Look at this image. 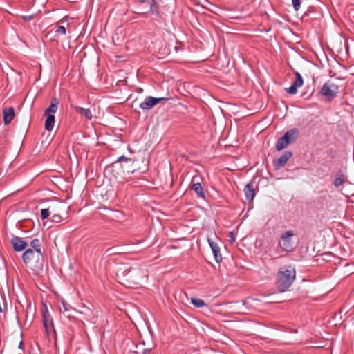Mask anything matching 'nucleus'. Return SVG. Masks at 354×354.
Listing matches in <instances>:
<instances>
[{"mask_svg": "<svg viewBox=\"0 0 354 354\" xmlns=\"http://www.w3.org/2000/svg\"><path fill=\"white\" fill-rule=\"evenodd\" d=\"M295 270L291 266L281 268L277 273L278 288H289L295 279Z\"/></svg>", "mask_w": 354, "mask_h": 354, "instance_id": "nucleus-1", "label": "nucleus"}, {"mask_svg": "<svg viewBox=\"0 0 354 354\" xmlns=\"http://www.w3.org/2000/svg\"><path fill=\"white\" fill-rule=\"evenodd\" d=\"M23 261L26 268L31 270L34 274H38L42 270V254H26V250L22 255Z\"/></svg>", "mask_w": 354, "mask_h": 354, "instance_id": "nucleus-2", "label": "nucleus"}, {"mask_svg": "<svg viewBox=\"0 0 354 354\" xmlns=\"http://www.w3.org/2000/svg\"><path fill=\"white\" fill-rule=\"evenodd\" d=\"M338 92L339 86L330 81H327L323 84L319 93L326 97L328 101H331L337 96Z\"/></svg>", "mask_w": 354, "mask_h": 354, "instance_id": "nucleus-3", "label": "nucleus"}, {"mask_svg": "<svg viewBox=\"0 0 354 354\" xmlns=\"http://www.w3.org/2000/svg\"><path fill=\"white\" fill-rule=\"evenodd\" d=\"M44 308L42 309V322L44 327L45 328L46 335L48 337L50 335H53L55 333L53 327V321L50 315V313L47 308V306L44 304Z\"/></svg>", "mask_w": 354, "mask_h": 354, "instance_id": "nucleus-4", "label": "nucleus"}, {"mask_svg": "<svg viewBox=\"0 0 354 354\" xmlns=\"http://www.w3.org/2000/svg\"><path fill=\"white\" fill-rule=\"evenodd\" d=\"M295 235L292 230H288L281 235V242L279 245L283 250L291 252L293 250V243L292 237Z\"/></svg>", "mask_w": 354, "mask_h": 354, "instance_id": "nucleus-5", "label": "nucleus"}, {"mask_svg": "<svg viewBox=\"0 0 354 354\" xmlns=\"http://www.w3.org/2000/svg\"><path fill=\"white\" fill-rule=\"evenodd\" d=\"M167 97H153L151 96L147 97L145 100L140 104V108L143 111H148L152 109L155 105L162 102L168 101Z\"/></svg>", "mask_w": 354, "mask_h": 354, "instance_id": "nucleus-6", "label": "nucleus"}, {"mask_svg": "<svg viewBox=\"0 0 354 354\" xmlns=\"http://www.w3.org/2000/svg\"><path fill=\"white\" fill-rule=\"evenodd\" d=\"M292 153L290 151H285L279 158L273 160V166L275 169L278 170L283 167L288 161L292 158Z\"/></svg>", "mask_w": 354, "mask_h": 354, "instance_id": "nucleus-7", "label": "nucleus"}, {"mask_svg": "<svg viewBox=\"0 0 354 354\" xmlns=\"http://www.w3.org/2000/svg\"><path fill=\"white\" fill-rule=\"evenodd\" d=\"M295 80L293 84L290 87L285 88V91L291 95L296 94L297 93V88L301 87L304 84V80L301 74L298 71H295Z\"/></svg>", "mask_w": 354, "mask_h": 354, "instance_id": "nucleus-8", "label": "nucleus"}, {"mask_svg": "<svg viewBox=\"0 0 354 354\" xmlns=\"http://www.w3.org/2000/svg\"><path fill=\"white\" fill-rule=\"evenodd\" d=\"M10 243L12 245L14 250L16 252H21L25 250L26 248L28 245V241L17 236H14L11 239Z\"/></svg>", "mask_w": 354, "mask_h": 354, "instance_id": "nucleus-9", "label": "nucleus"}, {"mask_svg": "<svg viewBox=\"0 0 354 354\" xmlns=\"http://www.w3.org/2000/svg\"><path fill=\"white\" fill-rule=\"evenodd\" d=\"M198 180V176H195L192 178L191 189L196 192L198 197L204 198L205 195L203 192V189L201 186V184Z\"/></svg>", "mask_w": 354, "mask_h": 354, "instance_id": "nucleus-10", "label": "nucleus"}, {"mask_svg": "<svg viewBox=\"0 0 354 354\" xmlns=\"http://www.w3.org/2000/svg\"><path fill=\"white\" fill-rule=\"evenodd\" d=\"M32 248L26 250V254H42L41 241L38 239H34L28 243Z\"/></svg>", "mask_w": 354, "mask_h": 354, "instance_id": "nucleus-11", "label": "nucleus"}, {"mask_svg": "<svg viewBox=\"0 0 354 354\" xmlns=\"http://www.w3.org/2000/svg\"><path fill=\"white\" fill-rule=\"evenodd\" d=\"M207 241L212 249L216 262L220 263L222 261V255L218 245L211 239H208Z\"/></svg>", "mask_w": 354, "mask_h": 354, "instance_id": "nucleus-12", "label": "nucleus"}, {"mask_svg": "<svg viewBox=\"0 0 354 354\" xmlns=\"http://www.w3.org/2000/svg\"><path fill=\"white\" fill-rule=\"evenodd\" d=\"M298 136V130L293 128L285 133L282 136L283 139L285 140L288 145L294 142Z\"/></svg>", "mask_w": 354, "mask_h": 354, "instance_id": "nucleus-13", "label": "nucleus"}, {"mask_svg": "<svg viewBox=\"0 0 354 354\" xmlns=\"http://www.w3.org/2000/svg\"><path fill=\"white\" fill-rule=\"evenodd\" d=\"M244 193L245 198L248 201H251L254 199L256 194L253 183L250 182L245 186Z\"/></svg>", "mask_w": 354, "mask_h": 354, "instance_id": "nucleus-14", "label": "nucleus"}, {"mask_svg": "<svg viewBox=\"0 0 354 354\" xmlns=\"http://www.w3.org/2000/svg\"><path fill=\"white\" fill-rule=\"evenodd\" d=\"M3 122L8 124L13 120L15 116V111L12 107L4 108L3 110Z\"/></svg>", "mask_w": 354, "mask_h": 354, "instance_id": "nucleus-15", "label": "nucleus"}, {"mask_svg": "<svg viewBox=\"0 0 354 354\" xmlns=\"http://www.w3.org/2000/svg\"><path fill=\"white\" fill-rule=\"evenodd\" d=\"M59 100L56 97H53L50 106L45 110L44 115H54L57 111Z\"/></svg>", "mask_w": 354, "mask_h": 354, "instance_id": "nucleus-16", "label": "nucleus"}, {"mask_svg": "<svg viewBox=\"0 0 354 354\" xmlns=\"http://www.w3.org/2000/svg\"><path fill=\"white\" fill-rule=\"evenodd\" d=\"M346 181H347V176L342 174L341 171H339L335 176L333 184L336 187H339Z\"/></svg>", "mask_w": 354, "mask_h": 354, "instance_id": "nucleus-17", "label": "nucleus"}, {"mask_svg": "<svg viewBox=\"0 0 354 354\" xmlns=\"http://www.w3.org/2000/svg\"><path fill=\"white\" fill-rule=\"evenodd\" d=\"M73 109L76 113L85 117L86 119L91 120L92 118L93 115L89 109H85L80 106H74Z\"/></svg>", "mask_w": 354, "mask_h": 354, "instance_id": "nucleus-18", "label": "nucleus"}, {"mask_svg": "<svg viewBox=\"0 0 354 354\" xmlns=\"http://www.w3.org/2000/svg\"><path fill=\"white\" fill-rule=\"evenodd\" d=\"M160 3H164V0H152V2L150 5V11L151 13L157 17L159 16L158 9V8L160 5Z\"/></svg>", "mask_w": 354, "mask_h": 354, "instance_id": "nucleus-19", "label": "nucleus"}, {"mask_svg": "<svg viewBox=\"0 0 354 354\" xmlns=\"http://www.w3.org/2000/svg\"><path fill=\"white\" fill-rule=\"evenodd\" d=\"M46 120L45 122V129L50 131L54 127L55 118L54 115H46Z\"/></svg>", "mask_w": 354, "mask_h": 354, "instance_id": "nucleus-20", "label": "nucleus"}, {"mask_svg": "<svg viewBox=\"0 0 354 354\" xmlns=\"http://www.w3.org/2000/svg\"><path fill=\"white\" fill-rule=\"evenodd\" d=\"M288 145H289L288 144V142L285 140H283L282 137H281L277 140L275 148L277 151H280L286 149Z\"/></svg>", "mask_w": 354, "mask_h": 354, "instance_id": "nucleus-21", "label": "nucleus"}, {"mask_svg": "<svg viewBox=\"0 0 354 354\" xmlns=\"http://www.w3.org/2000/svg\"><path fill=\"white\" fill-rule=\"evenodd\" d=\"M190 301L192 304L196 308H202L206 306L203 300L197 297H192L190 299Z\"/></svg>", "mask_w": 354, "mask_h": 354, "instance_id": "nucleus-22", "label": "nucleus"}, {"mask_svg": "<svg viewBox=\"0 0 354 354\" xmlns=\"http://www.w3.org/2000/svg\"><path fill=\"white\" fill-rule=\"evenodd\" d=\"M131 267H127L125 266H120L118 269L117 274L125 276L129 273V272L131 271Z\"/></svg>", "mask_w": 354, "mask_h": 354, "instance_id": "nucleus-23", "label": "nucleus"}, {"mask_svg": "<svg viewBox=\"0 0 354 354\" xmlns=\"http://www.w3.org/2000/svg\"><path fill=\"white\" fill-rule=\"evenodd\" d=\"M52 208L48 207L46 209H42L41 210V217L43 220L46 219L49 215L53 212L52 210H50Z\"/></svg>", "mask_w": 354, "mask_h": 354, "instance_id": "nucleus-24", "label": "nucleus"}, {"mask_svg": "<svg viewBox=\"0 0 354 354\" xmlns=\"http://www.w3.org/2000/svg\"><path fill=\"white\" fill-rule=\"evenodd\" d=\"M51 221L55 223H60L62 221V218L59 214L54 213L51 217Z\"/></svg>", "mask_w": 354, "mask_h": 354, "instance_id": "nucleus-25", "label": "nucleus"}, {"mask_svg": "<svg viewBox=\"0 0 354 354\" xmlns=\"http://www.w3.org/2000/svg\"><path fill=\"white\" fill-rule=\"evenodd\" d=\"M301 0H292V3L294 9L297 11L300 8Z\"/></svg>", "mask_w": 354, "mask_h": 354, "instance_id": "nucleus-26", "label": "nucleus"}, {"mask_svg": "<svg viewBox=\"0 0 354 354\" xmlns=\"http://www.w3.org/2000/svg\"><path fill=\"white\" fill-rule=\"evenodd\" d=\"M55 32H56V33L60 34L62 35H65L66 33V28L63 26H58Z\"/></svg>", "mask_w": 354, "mask_h": 354, "instance_id": "nucleus-27", "label": "nucleus"}, {"mask_svg": "<svg viewBox=\"0 0 354 354\" xmlns=\"http://www.w3.org/2000/svg\"><path fill=\"white\" fill-rule=\"evenodd\" d=\"M132 160L131 158H127L124 156H120L117 158L115 163L117 162H131Z\"/></svg>", "mask_w": 354, "mask_h": 354, "instance_id": "nucleus-28", "label": "nucleus"}, {"mask_svg": "<svg viewBox=\"0 0 354 354\" xmlns=\"http://www.w3.org/2000/svg\"><path fill=\"white\" fill-rule=\"evenodd\" d=\"M62 304L65 311H68L72 309V307L64 299L62 300Z\"/></svg>", "mask_w": 354, "mask_h": 354, "instance_id": "nucleus-29", "label": "nucleus"}, {"mask_svg": "<svg viewBox=\"0 0 354 354\" xmlns=\"http://www.w3.org/2000/svg\"><path fill=\"white\" fill-rule=\"evenodd\" d=\"M34 17H35L34 15H23V16H21V18L26 21H30L31 20H32L34 19Z\"/></svg>", "mask_w": 354, "mask_h": 354, "instance_id": "nucleus-30", "label": "nucleus"}, {"mask_svg": "<svg viewBox=\"0 0 354 354\" xmlns=\"http://www.w3.org/2000/svg\"><path fill=\"white\" fill-rule=\"evenodd\" d=\"M142 354H151V349L145 348L142 351Z\"/></svg>", "mask_w": 354, "mask_h": 354, "instance_id": "nucleus-31", "label": "nucleus"}, {"mask_svg": "<svg viewBox=\"0 0 354 354\" xmlns=\"http://www.w3.org/2000/svg\"><path fill=\"white\" fill-rule=\"evenodd\" d=\"M22 345H23V342H22V341H21V342H19V348H22Z\"/></svg>", "mask_w": 354, "mask_h": 354, "instance_id": "nucleus-32", "label": "nucleus"}, {"mask_svg": "<svg viewBox=\"0 0 354 354\" xmlns=\"http://www.w3.org/2000/svg\"><path fill=\"white\" fill-rule=\"evenodd\" d=\"M288 289H279V292H284L286 290H287Z\"/></svg>", "mask_w": 354, "mask_h": 354, "instance_id": "nucleus-33", "label": "nucleus"}, {"mask_svg": "<svg viewBox=\"0 0 354 354\" xmlns=\"http://www.w3.org/2000/svg\"><path fill=\"white\" fill-rule=\"evenodd\" d=\"M138 13H140V14H145L147 12H137Z\"/></svg>", "mask_w": 354, "mask_h": 354, "instance_id": "nucleus-34", "label": "nucleus"}, {"mask_svg": "<svg viewBox=\"0 0 354 354\" xmlns=\"http://www.w3.org/2000/svg\"><path fill=\"white\" fill-rule=\"evenodd\" d=\"M140 1H141L142 3H144V2L145 1V0H140Z\"/></svg>", "mask_w": 354, "mask_h": 354, "instance_id": "nucleus-35", "label": "nucleus"}]
</instances>
